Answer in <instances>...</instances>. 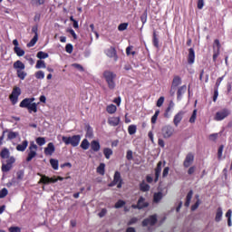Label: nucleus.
I'll use <instances>...</instances> for the list:
<instances>
[{"label":"nucleus","mask_w":232,"mask_h":232,"mask_svg":"<svg viewBox=\"0 0 232 232\" xmlns=\"http://www.w3.org/2000/svg\"><path fill=\"white\" fill-rule=\"evenodd\" d=\"M17 136H19V133L18 132H14V131H9L7 133V140H14L17 138Z\"/></svg>","instance_id":"a19ab883"},{"label":"nucleus","mask_w":232,"mask_h":232,"mask_svg":"<svg viewBox=\"0 0 232 232\" xmlns=\"http://www.w3.org/2000/svg\"><path fill=\"white\" fill-rule=\"evenodd\" d=\"M45 77L44 72L43 71H38L37 72H35V78L38 80H44Z\"/></svg>","instance_id":"de8ad7c7"},{"label":"nucleus","mask_w":232,"mask_h":232,"mask_svg":"<svg viewBox=\"0 0 232 232\" xmlns=\"http://www.w3.org/2000/svg\"><path fill=\"white\" fill-rule=\"evenodd\" d=\"M192 197H193V190H189V192H188L187 194V198L184 203L185 208H189L190 200H192Z\"/></svg>","instance_id":"bb28decb"},{"label":"nucleus","mask_w":232,"mask_h":232,"mask_svg":"<svg viewBox=\"0 0 232 232\" xmlns=\"http://www.w3.org/2000/svg\"><path fill=\"white\" fill-rule=\"evenodd\" d=\"M62 140L65 146H72V148H77L82 140V136H63Z\"/></svg>","instance_id":"7ed1b4c3"},{"label":"nucleus","mask_w":232,"mask_h":232,"mask_svg":"<svg viewBox=\"0 0 232 232\" xmlns=\"http://www.w3.org/2000/svg\"><path fill=\"white\" fill-rule=\"evenodd\" d=\"M72 66H73V68H76L78 71H80L81 72H84V67H82V65H80L79 63H73L72 64Z\"/></svg>","instance_id":"6e6d98bb"},{"label":"nucleus","mask_w":232,"mask_h":232,"mask_svg":"<svg viewBox=\"0 0 232 232\" xmlns=\"http://www.w3.org/2000/svg\"><path fill=\"white\" fill-rule=\"evenodd\" d=\"M197 117H198V110L194 109L192 112V116H190L189 122L192 124L195 123Z\"/></svg>","instance_id":"79ce46f5"},{"label":"nucleus","mask_w":232,"mask_h":232,"mask_svg":"<svg viewBox=\"0 0 232 232\" xmlns=\"http://www.w3.org/2000/svg\"><path fill=\"white\" fill-rule=\"evenodd\" d=\"M223 218V209L221 208H218V211L216 212V217L214 218V220L216 222H220Z\"/></svg>","instance_id":"b1692460"},{"label":"nucleus","mask_w":232,"mask_h":232,"mask_svg":"<svg viewBox=\"0 0 232 232\" xmlns=\"http://www.w3.org/2000/svg\"><path fill=\"white\" fill-rule=\"evenodd\" d=\"M150 186L147 184L144 180H142L141 183H140V191L147 192L150 191Z\"/></svg>","instance_id":"393cba45"},{"label":"nucleus","mask_w":232,"mask_h":232,"mask_svg":"<svg viewBox=\"0 0 232 232\" xmlns=\"http://www.w3.org/2000/svg\"><path fill=\"white\" fill-rule=\"evenodd\" d=\"M184 114H185V112L183 111H179V112H177L176 115H174V118H173L174 127H176V128L179 127L182 119L184 118Z\"/></svg>","instance_id":"9b49d317"},{"label":"nucleus","mask_w":232,"mask_h":232,"mask_svg":"<svg viewBox=\"0 0 232 232\" xmlns=\"http://www.w3.org/2000/svg\"><path fill=\"white\" fill-rule=\"evenodd\" d=\"M100 149H101V147H100L99 141L92 140V142H91V150L92 151H94V152H98V151H100Z\"/></svg>","instance_id":"4be33fe9"},{"label":"nucleus","mask_w":232,"mask_h":232,"mask_svg":"<svg viewBox=\"0 0 232 232\" xmlns=\"http://www.w3.org/2000/svg\"><path fill=\"white\" fill-rule=\"evenodd\" d=\"M11 169H12V164H3L1 170H3V172H7L11 170Z\"/></svg>","instance_id":"8fccbe9b"},{"label":"nucleus","mask_w":232,"mask_h":232,"mask_svg":"<svg viewBox=\"0 0 232 232\" xmlns=\"http://www.w3.org/2000/svg\"><path fill=\"white\" fill-rule=\"evenodd\" d=\"M162 170V161L157 163L156 169H154V182L159 181Z\"/></svg>","instance_id":"ddd939ff"},{"label":"nucleus","mask_w":232,"mask_h":232,"mask_svg":"<svg viewBox=\"0 0 232 232\" xmlns=\"http://www.w3.org/2000/svg\"><path fill=\"white\" fill-rule=\"evenodd\" d=\"M91 143L87 139H83L82 141H81L80 148L83 150H87L90 149Z\"/></svg>","instance_id":"cd10ccee"},{"label":"nucleus","mask_w":232,"mask_h":232,"mask_svg":"<svg viewBox=\"0 0 232 232\" xmlns=\"http://www.w3.org/2000/svg\"><path fill=\"white\" fill-rule=\"evenodd\" d=\"M38 40H39V36L35 34L34 36H33L31 42L26 44V47L28 48L34 47L36 44Z\"/></svg>","instance_id":"2f4dec72"},{"label":"nucleus","mask_w":232,"mask_h":232,"mask_svg":"<svg viewBox=\"0 0 232 232\" xmlns=\"http://www.w3.org/2000/svg\"><path fill=\"white\" fill-rule=\"evenodd\" d=\"M204 7V0H198L197 2V8H198L199 10L203 9Z\"/></svg>","instance_id":"e2e57ef3"},{"label":"nucleus","mask_w":232,"mask_h":232,"mask_svg":"<svg viewBox=\"0 0 232 232\" xmlns=\"http://www.w3.org/2000/svg\"><path fill=\"white\" fill-rule=\"evenodd\" d=\"M13 52H14L17 57H23L24 55H25V51L22 50L20 47H14Z\"/></svg>","instance_id":"c756f323"},{"label":"nucleus","mask_w":232,"mask_h":232,"mask_svg":"<svg viewBox=\"0 0 232 232\" xmlns=\"http://www.w3.org/2000/svg\"><path fill=\"white\" fill-rule=\"evenodd\" d=\"M133 159V153L132 150L126 151V160H132Z\"/></svg>","instance_id":"4d7b16f0"},{"label":"nucleus","mask_w":232,"mask_h":232,"mask_svg":"<svg viewBox=\"0 0 232 232\" xmlns=\"http://www.w3.org/2000/svg\"><path fill=\"white\" fill-rule=\"evenodd\" d=\"M162 198H164V195L162 192H156L153 194V203L159 204L160 203Z\"/></svg>","instance_id":"412c9836"},{"label":"nucleus","mask_w":232,"mask_h":232,"mask_svg":"<svg viewBox=\"0 0 232 232\" xmlns=\"http://www.w3.org/2000/svg\"><path fill=\"white\" fill-rule=\"evenodd\" d=\"M113 182L120 183L122 182L121 174L119 171L114 172Z\"/></svg>","instance_id":"c9c22d12"},{"label":"nucleus","mask_w":232,"mask_h":232,"mask_svg":"<svg viewBox=\"0 0 232 232\" xmlns=\"http://www.w3.org/2000/svg\"><path fill=\"white\" fill-rule=\"evenodd\" d=\"M55 151L54 145L53 142L48 143V146L44 150V153L46 156H52Z\"/></svg>","instance_id":"2eb2a0df"},{"label":"nucleus","mask_w":232,"mask_h":232,"mask_svg":"<svg viewBox=\"0 0 232 232\" xmlns=\"http://www.w3.org/2000/svg\"><path fill=\"white\" fill-rule=\"evenodd\" d=\"M65 52L68 53H72L73 52V45L72 44H68L65 45Z\"/></svg>","instance_id":"603ef678"},{"label":"nucleus","mask_w":232,"mask_h":232,"mask_svg":"<svg viewBox=\"0 0 232 232\" xmlns=\"http://www.w3.org/2000/svg\"><path fill=\"white\" fill-rule=\"evenodd\" d=\"M38 176L41 177L40 181H38V184H44V185H49L52 184L49 180V177L45 176L44 174L38 173Z\"/></svg>","instance_id":"6ab92c4d"},{"label":"nucleus","mask_w":232,"mask_h":232,"mask_svg":"<svg viewBox=\"0 0 232 232\" xmlns=\"http://www.w3.org/2000/svg\"><path fill=\"white\" fill-rule=\"evenodd\" d=\"M8 196V189L6 188H3V189L0 190V198H6Z\"/></svg>","instance_id":"09e8293b"},{"label":"nucleus","mask_w":232,"mask_h":232,"mask_svg":"<svg viewBox=\"0 0 232 232\" xmlns=\"http://www.w3.org/2000/svg\"><path fill=\"white\" fill-rule=\"evenodd\" d=\"M36 151H37V145L34 143V141H31V144L29 145L28 157H26V162H31V160L37 156Z\"/></svg>","instance_id":"423d86ee"},{"label":"nucleus","mask_w":232,"mask_h":232,"mask_svg":"<svg viewBox=\"0 0 232 232\" xmlns=\"http://www.w3.org/2000/svg\"><path fill=\"white\" fill-rule=\"evenodd\" d=\"M138 221L137 218H131L130 220L128 222V226H132L133 224H136Z\"/></svg>","instance_id":"774afa93"},{"label":"nucleus","mask_w":232,"mask_h":232,"mask_svg":"<svg viewBox=\"0 0 232 232\" xmlns=\"http://www.w3.org/2000/svg\"><path fill=\"white\" fill-rule=\"evenodd\" d=\"M96 172L98 175L104 176L105 175V164L104 163H100L96 169Z\"/></svg>","instance_id":"a878e982"},{"label":"nucleus","mask_w":232,"mask_h":232,"mask_svg":"<svg viewBox=\"0 0 232 232\" xmlns=\"http://www.w3.org/2000/svg\"><path fill=\"white\" fill-rule=\"evenodd\" d=\"M153 46L156 47L157 49H159L160 45H159V38H157V34L156 32L153 33Z\"/></svg>","instance_id":"c03bdc74"},{"label":"nucleus","mask_w":232,"mask_h":232,"mask_svg":"<svg viewBox=\"0 0 232 232\" xmlns=\"http://www.w3.org/2000/svg\"><path fill=\"white\" fill-rule=\"evenodd\" d=\"M26 148H28V140H24L23 143L18 144L15 147V150H17V151H21V152H24Z\"/></svg>","instance_id":"aec40b11"},{"label":"nucleus","mask_w":232,"mask_h":232,"mask_svg":"<svg viewBox=\"0 0 232 232\" xmlns=\"http://www.w3.org/2000/svg\"><path fill=\"white\" fill-rule=\"evenodd\" d=\"M159 115H160V111L157 110L154 112L153 116H151V120H150L151 124H156L157 118L159 117Z\"/></svg>","instance_id":"4c0bfd02"},{"label":"nucleus","mask_w":232,"mask_h":232,"mask_svg":"<svg viewBox=\"0 0 232 232\" xmlns=\"http://www.w3.org/2000/svg\"><path fill=\"white\" fill-rule=\"evenodd\" d=\"M35 68L37 69L46 68L45 62L42 60H38L37 63H35Z\"/></svg>","instance_id":"37998d69"},{"label":"nucleus","mask_w":232,"mask_h":232,"mask_svg":"<svg viewBox=\"0 0 232 232\" xmlns=\"http://www.w3.org/2000/svg\"><path fill=\"white\" fill-rule=\"evenodd\" d=\"M36 57H37L38 59H47V58L49 57V54L46 53H44V52H43V51H39V52L37 53Z\"/></svg>","instance_id":"ea45409f"},{"label":"nucleus","mask_w":232,"mask_h":232,"mask_svg":"<svg viewBox=\"0 0 232 232\" xmlns=\"http://www.w3.org/2000/svg\"><path fill=\"white\" fill-rule=\"evenodd\" d=\"M116 111H117L116 105L111 104L106 106V112H108L110 115L115 114Z\"/></svg>","instance_id":"c85d7f7f"},{"label":"nucleus","mask_w":232,"mask_h":232,"mask_svg":"<svg viewBox=\"0 0 232 232\" xmlns=\"http://www.w3.org/2000/svg\"><path fill=\"white\" fill-rule=\"evenodd\" d=\"M13 68L15 70L17 73V77L20 78L21 81H24L26 77L25 65L20 60L15 61L13 63Z\"/></svg>","instance_id":"20e7f679"},{"label":"nucleus","mask_w":232,"mask_h":232,"mask_svg":"<svg viewBox=\"0 0 232 232\" xmlns=\"http://www.w3.org/2000/svg\"><path fill=\"white\" fill-rule=\"evenodd\" d=\"M9 150L6 148H4L0 152L1 159H8L9 158Z\"/></svg>","instance_id":"f704fd0d"},{"label":"nucleus","mask_w":232,"mask_h":232,"mask_svg":"<svg viewBox=\"0 0 232 232\" xmlns=\"http://www.w3.org/2000/svg\"><path fill=\"white\" fill-rule=\"evenodd\" d=\"M127 28H128V24L127 23H122L119 25L118 30L120 32H123V31L127 30Z\"/></svg>","instance_id":"3c124183"},{"label":"nucleus","mask_w":232,"mask_h":232,"mask_svg":"<svg viewBox=\"0 0 232 232\" xmlns=\"http://www.w3.org/2000/svg\"><path fill=\"white\" fill-rule=\"evenodd\" d=\"M125 201L122 199H119V201L116 202V204H114V208L116 209H120L121 208H123L125 206Z\"/></svg>","instance_id":"58836bf2"},{"label":"nucleus","mask_w":232,"mask_h":232,"mask_svg":"<svg viewBox=\"0 0 232 232\" xmlns=\"http://www.w3.org/2000/svg\"><path fill=\"white\" fill-rule=\"evenodd\" d=\"M189 53H188V63L193 64L195 63V50L193 48H189Z\"/></svg>","instance_id":"f3484780"},{"label":"nucleus","mask_w":232,"mask_h":232,"mask_svg":"<svg viewBox=\"0 0 232 232\" xmlns=\"http://www.w3.org/2000/svg\"><path fill=\"white\" fill-rule=\"evenodd\" d=\"M108 124L113 127L119 126L120 117H109Z\"/></svg>","instance_id":"a211bd4d"},{"label":"nucleus","mask_w":232,"mask_h":232,"mask_svg":"<svg viewBox=\"0 0 232 232\" xmlns=\"http://www.w3.org/2000/svg\"><path fill=\"white\" fill-rule=\"evenodd\" d=\"M35 143H37L38 146H44L45 138L39 137V138L35 139Z\"/></svg>","instance_id":"a18cd8bd"},{"label":"nucleus","mask_w":232,"mask_h":232,"mask_svg":"<svg viewBox=\"0 0 232 232\" xmlns=\"http://www.w3.org/2000/svg\"><path fill=\"white\" fill-rule=\"evenodd\" d=\"M9 232H21V228L19 227H9Z\"/></svg>","instance_id":"69168bd1"},{"label":"nucleus","mask_w":232,"mask_h":232,"mask_svg":"<svg viewBox=\"0 0 232 232\" xmlns=\"http://www.w3.org/2000/svg\"><path fill=\"white\" fill-rule=\"evenodd\" d=\"M181 84V78L179 75H176L173 77L172 80V88H178V86H180Z\"/></svg>","instance_id":"5701e85b"},{"label":"nucleus","mask_w":232,"mask_h":232,"mask_svg":"<svg viewBox=\"0 0 232 232\" xmlns=\"http://www.w3.org/2000/svg\"><path fill=\"white\" fill-rule=\"evenodd\" d=\"M26 61H28L29 64L34 65V60L31 57V55H25L24 57Z\"/></svg>","instance_id":"bf43d9fd"},{"label":"nucleus","mask_w":232,"mask_h":232,"mask_svg":"<svg viewBox=\"0 0 232 232\" xmlns=\"http://www.w3.org/2000/svg\"><path fill=\"white\" fill-rule=\"evenodd\" d=\"M231 114V111L227 109H222V111H219L216 112V115L214 116V121H224L227 117H228Z\"/></svg>","instance_id":"6e6552de"},{"label":"nucleus","mask_w":232,"mask_h":232,"mask_svg":"<svg viewBox=\"0 0 232 232\" xmlns=\"http://www.w3.org/2000/svg\"><path fill=\"white\" fill-rule=\"evenodd\" d=\"M196 171V167L192 166L188 169V175H193Z\"/></svg>","instance_id":"338daca9"},{"label":"nucleus","mask_w":232,"mask_h":232,"mask_svg":"<svg viewBox=\"0 0 232 232\" xmlns=\"http://www.w3.org/2000/svg\"><path fill=\"white\" fill-rule=\"evenodd\" d=\"M187 92V86L182 85L181 87L179 88L177 91V99H180L181 96Z\"/></svg>","instance_id":"7c9ffc66"},{"label":"nucleus","mask_w":232,"mask_h":232,"mask_svg":"<svg viewBox=\"0 0 232 232\" xmlns=\"http://www.w3.org/2000/svg\"><path fill=\"white\" fill-rule=\"evenodd\" d=\"M49 162L51 163L52 169L54 170L59 169V161L57 160H50Z\"/></svg>","instance_id":"e433bc0d"},{"label":"nucleus","mask_w":232,"mask_h":232,"mask_svg":"<svg viewBox=\"0 0 232 232\" xmlns=\"http://www.w3.org/2000/svg\"><path fill=\"white\" fill-rule=\"evenodd\" d=\"M144 198L140 197L139 201H137V205H131V208L133 209H144L147 208L150 206V203H144V205H141L143 202Z\"/></svg>","instance_id":"4468645a"},{"label":"nucleus","mask_w":232,"mask_h":232,"mask_svg":"<svg viewBox=\"0 0 232 232\" xmlns=\"http://www.w3.org/2000/svg\"><path fill=\"white\" fill-rule=\"evenodd\" d=\"M136 132H137L136 125L135 124L129 125V127H128L129 135L132 136V135L136 134Z\"/></svg>","instance_id":"473e14b6"},{"label":"nucleus","mask_w":232,"mask_h":232,"mask_svg":"<svg viewBox=\"0 0 232 232\" xmlns=\"http://www.w3.org/2000/svg\"><path fill=\"white\" fill-rule=\"evenodd\" d=\"M34 98H25L20 102V108L28 109L29 113H37V103Z\"/></svg>","instance_id":"f257e3e1"},{"label":"nucleus","mask_w":232,"mask_h":232,"mask_svg":"<svg viewBox=\"0 0 232 232\" xmlns=\"http://www.w3.org/2000/svg\"><path fill=\"white\" fill-rule=\"evenodd\" d=\"M140 19L141 20L142 24H145L147 23V19H148V12L144 11V13H142L141 16H140Z\"/></svg>","instance_id":"49530a36"},{"label":"nucleus","mask_w":232,"mask_h":232,"mask_svg":"<svg viewBox=\"0 0 232 232\" xmlns=\"http://www.w3.org/2000/svg\"><path fill=\"white\" fill-rule=\"evenodd\" d=\"M156 223H157V216L156 215H150V216H149L148 218H144L141 225L144 227H148V226L154 227Z\"/></svg>","instance_id":"1a4fd4ad"},{"label":"nucleus","mask_w":232,"mask_h":232,"mask_svg":"<svg viewBox=\"0 0 232 232\" xmlns=\"http://www.w3.org/2000/svg\"><path fill=\"white\" fill-rule=\"evenodd\" d=\"M105 55L108 56L111 59H113L114 62H117L119 57L117 56V51L116 48L113 46L109 47L108 49L105 50L104 52Z\"/></svg>","instance_id":"9d476101"},{"label":"nucleus","mask_w":232,"mask_h":232,"mask_svg":"<svg viewBox=\"0 0 232 232\" xmlns=\"http://www.w3.org/2000/svg\"><path fill=\"white\" fill-rule=\"evenodd\" d=\"M174 107H175V103L172 101L169 102V105L167 107V110H165V112H164V118L165 119H169V117H170L169 112H170V111H172V109Z\"/></svg>","instance_id":"dca6fc26"},{"label":"nucleus","mask_w":232,"mask_h":232,"mask_svg":"<svg viewBox=\"0 0 232 232\" xmlns=\"http://www.w3.org/2000/svg\"><path fill=\"white\" fill-rule=\"evenodd\" d=\"M164 101H165L164 96L160 97L159 100H157L156 106L161 107L162 104H164Z\"/></svg>","instance_id":"864d4df0"},{"label":"nucleus","mask_w":232,"mask_h":232,"mask_svg":"<svg viewBox=\"0 0 232 232\" xmlns=\"http://www.w3.org/2000/svg\"><path fill=\"white\" fill-rule=\"evenodd\" d=\"M174 134L175 129L171 125L168 124L161 128V135L165 140L172 138Z\"/></svg>","instance_id":"39448f33"},{"label":"nucleus","mask_w":232,"mask_h":232,"mask_svg":"<svg viewBox=\"0 0 232 232\" xmlns=\"http://www.w3.org/2000/svg\"><path fill=\"white\" fill-rule=\"evenodd\" d=\"M223 150H224V145H219V148L218 150V159H220L223 156Z\"/></svg>","instance_id":"13d9d810"},{"label":"nucleus","mask_w":232,"mask_h":232,"mask_svg":"<svg viewBox=\"0 0 232 232\" xmlns=\"http://www.w3.org/2000/svg\"><path fill=\"white\" fill-rule=\"evenodd\" d=\"M169 173V167H165L164 170H162V178H167Z\"/></svg>","instance_id":"052dcab7"},{"label":"nucleus","mask_w":232,"mask_h":232,"mask_svg":"<svg viewBox=\"0 0 232 232\" xmlns=\"http://www.w3.org/2000/svg\"><path fill=\"white\" fill-rule=\"evenodd\" d=\"M195 160V155L193 153H188L187 157H185L183 166L185 169H188L190 167V165L193 164V161Z\"/></svg>","instance_id":"f8f14e48"},{"label":"nucleus","mask_w":232,"mask_h":232,"mask_svg":"<svg viewBox=\"0 0 232 232\" xmlns=\"http://www.w3.org/2000/svg\"><path fill=\"white\" fill-rule=\"evenodd\" d=\"M33 3L37 5V6H40L42 5H44L45 3V0H33Z\"/></svg>","instance_id":"0e129e2a"},{"label":"nucleus","mask_w":232,"mask_h":232,"mask_svg":"<svg viewBox=\"0 0 232 232\" xmlns=\"http://www.w3.org/2000/svg\"><path fill=\"white\" fill-rule=\"evenodd\" d=\"M21 95V90L19 87L13 88L11 96H9V100H11L12 105H16L19 102V96Z\"/></svg>","instance_id":"0eeeda50"},{"label":"nucleus","mask_w":232,"mask_h":232,"mask_svg":"<svg viewBox=\"0 0 232 232\" xmlns=\"http://www.w3.org/2000/svg\"><path fill=\"white\" fill-rule=\"evenodd\" d=\"M215 47H218V51L220 52L221 44L220 41L218 39L214 40L213 49H215Z\"/></svg>","instance_id":"5fc2aeb1"},{"label":"nucleus","mask_w":232,"mask_h":232,"mask_svg":"<svg viewBox=\"0 0 232 232\" xmlns=\"http://www.w3.org/2000/svg\"><path fill=\"white\" fill-rule=\"evenodd\" d=\"M112 154H113V151L110 148L103 149V156H105L106 160H110Z\"/></svg>","instance_id":"72a5a7b5"},{"label":"nucleus","mask_w":232,"mask_h":232,"mask_svg":"<svg viewBox=\"0 0 232 232\" xmlns=\"http://www.w3.org/2000/svg\"><path fill=\"white\" fill-rule=\"evenodd\" d=\"M213 62L216 63V61L218 60V55H220V51L217 50V51H213Z\"/></svg>","instance_id":"680f3d73"},{"label":"nucleus","mask_w":232,"mask_h":232,"mask_svg":"<svg viewBox=\"0 0 232 232\" xmlns=\"http://www.w3.org/2000/svg\"><path fill=\"white\" fill-rule=\"evenodd\" d=\"M103 79L106 81V84H108L109 90H115L116 82L115 80L117 78V74L111 71H104L102 73Z\"/></svg>","instance_id":"f03ea898"}]
</instances>
